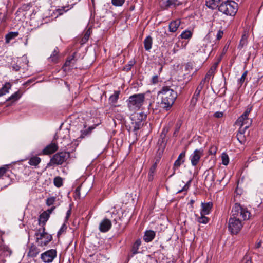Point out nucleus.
Instances as JSON below:
<instances>
[{
  "instance_id": "nucleus-1",
  "label": "nucleus",
  "mask_w": 263,
  "mask_h": 263,
  "mask_svg": "<svg viewBox=\"0 0 263 263\" xmlns=\"http://www.w3.org/2000/svg\"><path fill=\"white\" fill-rule=\"evenodd\" d=\"M161 99V104L166 110L170 108L177 97V93L168 86H163L158 92Z\"/></svg>"
},
{
  "instance_id": "nucleus-2",
  "label": "nucleus",
  "mask_w": 263,
  "mask_h": 263,
  "mask_svg": "<svg viewBox=\"0 0 263 263\" xmlns=\"http://www.w3.org/2000/svg\"><path fill=\"white\" fill-rule=\"evenodd\" d=\"M218 11L228 16H234L238 11V4L233 1H226L218 6Z\"/></svg>"
},
{
  "instance_id": "nucleus-3",
  "label": "nucleus",
  "mask_w": 263,
  "mask_h": 263,
  "mask_svg": "<svg viewBox=\"0 0 263 263\" xmlns=\"http://www.w3.org/2000/svg\"><path fill=\"white\" fill-rule=\"evenodd\" d=\"M145 95L143 93L134 94L130 96L128 100L127 106L131 111H136L139 109L143 104Z\"/></svg>"
},
{
  "instance_id": "nucleus-4",
  "label": "nucleus",
  "mask_w": 263,
  "mask_h": 263,
  "mask_svg": "<svg viewBox=\"0 0 263 263\" xmlns=\"http://www.w3.org/2000/svg\"><path fill=\"white\" fill-rule=\"evenodd\" d=\"M231 216L243 221L249 219L250 213L247 208L242 206L240 204L235 203L232 208Z\"/></svg>"
},
{
  "instance_id": "nucleus-5",
  "label": "nucleus",
  "mask_w": 263,
  "mask_h": 263,
  "mask_svg": "<svg viewBox=\"0 0 263 263\" xmlns=\"http://www.w3.org/2000/svg\"><path fill=\"white\" fill-rule=\"evenodd\" d=\"M36 242L39 246L44 247L47 246L52 239L51 235L45 232V228L40 229L35 234Z\"/></svg>"
},
{
  "instance_id": "nucleus-6",
  "label": "nucleus",
  "mask_w": 263,
  "mask_h": 263,
  "mask_svg": "<svg viewBox=\"0 0 263 263\" xmlns=\"http://www.w3.org/2000/svg\"><path fill=\"white\" fill-rule=\"evenodd\" d=\"M70 154L66 152H59L54 154L47 164V167L62 165L69 158Z\"/></svg>"
},
{
  "instance_id": "nucleus-7",
  "label": "nucleus",
  "mask_w": 263,
  "mask_h": 263,
  "mask_svg": "<svg viewBox=\"0 0 263 263\" xmlns=\"http://www.w3.org/2000/svg\"><path fill=\"white\" fill-rule=\"evenodd\" d=\"M243 221L231 215L228 222V230L232 234H237L242 229Z\"/></svg>"
},
{
  "instance_id": "nucleus-8",
  "label": "nucleus",
  "mask_w": 263,
  "mask_h": 263,
  "mask_svg": "<svg viewBox=\"0 0 263 263\" xmlns=\"http://www.w3.org/2000/svg\"><path fill=\"white\" fill-rule=\"evenodd\" d=\"M56 256V250L54 249H51L42 253L41 254V258L44 262L50 263L52 262Z\"/></svg>"
},
{
  "instance_id": "nucleus-9",
  "label": "nucleus",
  "mask_w": 263,
  "mask_h": 263,
  "mask_svg": "<svg viewBox=\"0 0 263 263\" xmlns=\"http://www.w3.org/2000/svg\"><path fill=\"white\" fill-rule=\"evenodd\" d=\"M203 154V151L202 149H195L194 151L190 157L191 162L193 166H195L198 164Z\"/></svg>"
},
{
  "instance_id": "nucleus-10",
  "label": "nucleus",
  "mask_w": 263,
  "mask_h": 263,
  "mask_svg": "<svg viewBox=\"0 0 263 263\" xmlns=\"http://www.w3.org/2000/svg\"><path fill=\"white\" fill-rule=\"evenodd\" d=\"M74 55L75 53H74L71 57H68L66 60L62 67V69L64 71H69L70 69L74 67L75 64L76 63V59L74 58Z\"/></svg>"
},
{
  "instance_id": "nucleus-11",
  "label": "nucleus",
  "mask_w": 263,
  "mask_h": 263,
  "mask_svg": "<svg viewBox=\"0 0 263 263\" xmlns=\"http://www.w3.org/2000/svg\"><path fill=\"white\" fill-rule=\"evenodd\" d=\"M111 226V221L108 219L104 218L100 223L99 229L100 232L105 233L108 232L110 229Z\"/></svg>"
},
{
  "instance_id": "nucleus-12",
  "label": "nucleus",
  "mask_w": 263,
  "mask_h": 263,
  "mask_svg": "<svg viewBox=\"0 0 263 263\" xmlns=\"http://www.w3.org/2000/svg\"><path fill=\"white\" fill-rule=\"evenodd\" d=\"M252 120L248 117L245 118L243 120L239 121V117L236 122V124L239 126V128H244L247 129L249 126L252 124Z\"/></svg>"
},
{
  "instance_id": "nucleus-13",
  "label": "nucleus",
  "mask_w": 263,
  "mask_h": 263,
  "mask_svg": "<svg viewBox=\"0 0 263 263\" xmlns=\"http://www.w3.org/2000/svg\"><path fill=\"white\" fill-rule=\"evenodd\" d=\"M185 156V151H183L180 154L177 159L174 162V166H173L174 172L170 176V177H172L173 175H174L175 173V170L176 168H178L181 165V164L184 163Z\"/></svg>"
},
{
  "instance_id": "nucleus-14",
  "label": "nucleus",
  "mask_w": 263,
  "mask_h": 263,
  "mask_svg": "<svg viewBox=\"0 0 263 263\" xmlns=\"http://www.w3.org/2000/svg\"><path fill=\"white\" fill-rule=\"evenodd\" d=\"M58 149V146L55 143H51L47 145L42 151L43 155L53 154Z\"/></svg>"
},
{
  "instance_id": "nucleus-15",
  "label": "nucleus",
  "mask_w": 263,
  "mask_h": 263,
  "mask_svg": "<svg viewBox=\"0 0 263 263\" xmlns=\"http://www.w3.org/2000/svg\"><path fill=\"white\" fill-rule=\"evenodd\" d=\"M213 204L212 202L202 203L200 214L208 215L210 214Z\"/></svg>"
},
{
  "instance_id": "nucleus-16",
  "label": "nucleus",
  "mask_w": 263,
  "mask_h": 263,
  "mask_svg": "<svg viewBox=\"0 0 263 263\" xmlns=\"http://www.w3.org/2000/svg\"><path fill=\"white\" fill-rule=\"evenodd\" d=\"M201 91V87L198 86L191 100L190 105L192 108L194 107V106L196 105Z\"/></svg>"
},
{
  "instance_id": "nucleus-17",
  "label": "nucleus",
  "mask_w": 263,
  "mask_h": 263,
  "mask_svg": "<svg viewBox=\"0 0 263 263\" xmlns=\"http://www.w3.org/2000/svg\"><path fill=\"white\" fill-rule=\"evenodd\" d=\"M41 252V250L35 245H32L28 252V256L31 257H36L39 253Z\"/></svg>"
},
{
  "instance_id": "nucleus-18",
  "label": "nucleus",
  "mask_w": 263,
  "mask_h": 263,
  "mask_svg": "<svg viewBox=\"0 0 263 263\" xmlns=\"http://www.w3.org/2000/svg\"><path fill=\"white\" fill-rule=\"evenodd\" d=\"M156 233L152 230H147L145 232L143 239L145 242H149L152 241L155 238Z\"/></svg>"
},
{
  "instance_id": "nucleus-19",
  "label": "nucleus",
  "mask_w": 263,
  "mask_h": 263,
  "mask_svg": "<svg viewBox=\"0 0 263 263\" xmlns=\"http://www.w3.org/2000/svg\"><path fill=\"white\" fill-rule=\"evenodd\" d=\"M206 174L205 182L212 184L215 180V175L213 171H206L204 173Z\"/></svg>"
},
{
  "instance_id": "nucleus-20",
  "label": "nucleus",
  "mask_w": 263,
  "mask_h": 263,
  "mask_svg": "<svg viewBox=\"0 0 263 263\" xmlns=\"http://www.w3.org/2000/svg\"><path fill=\"white\" fill-rule=\"evenodd\" d=\"M222 0H206L205 5L209 8L214 10L219 6V3Z\"/></svg>"
},
{
  "instance_id": "nucleus-21",
  "label": "nucleus",
  "mask_w": 263,
  "mask_h": 263,
  "mask_svg": "<svg viewBox=\"0 0 263 263\" xmlns=\"http://www.w3.org/2000/svg\"><path fill=\"white\" fill-rule=\"evenodd\" d=\"M180 25V21L179 20L172 21L169 24V31L171 32H176Z\"/></svg>"
},
{
  "instance_id": "nucleus-22",
  "label": "nucleus",
  "mask_w": 263,
  "mask_h": 263,
  "mask_svg": "<svg viewBox=\"0 0 263 263\" xmlns=\"http://www.w3.org/2000/svg\"><path fill=\"white\" fill-rule=\"evenodd\" d=\"M58 138L59 137H60L62 138L64 141H67V142L65 144H68V139H69V130L67 129H64L63 130L60 131L58 134H57Z\"/></svg>"
},
{
  "instance_id": "nucleus-23",
  "label": "nucleus",
  "mask_w": 263,
  "mask_h": 263,
  "mask_svg": "<svg viewBox=\"0 0 263 263\" xmlns=\"http://www.w3.org/2000/svg\"><path fill=\"white\" fill-rule=\"evenodd\" d=\"M49 218V215L46 212H43L39 216V223L40 225H42V228L44 227L46 222L47 221Z\"/></svg>"
},
{
  "instance_id": "nucleus-24",
  "label": "nucleus",
  "mask_w": 263,
  "mask_h": 263,
  "mask_svg": "<svg viewBox=\"0 0 263 263\" xmlns=\"http://www.w3.org/2000/svg\"><path fill=\"white\" fill-rule=\"evenodd\" d=\"M141 244V241L140 239H137L135 241V242H134V243L133 244V246H132V250H131V252H132V256H133L134 255L138 253V250H139V247L140 246Z\"/></svg>"
},
{
  "instance_id": "nucleus-25",
  "label": "nucleus",
  "mask_w": 263,
  "mask_h": 263,
  "mask_svg": "<svg viewBox=\"0 0 263 263\" xmlns=\"http://www.w3.org/2000/svg\"><path fill=\"white\" fill-rule=\"evenodd\" d=\"M246 130L247 129H244V128H239L238 132L237 134V139L241 143H242L245 141V134Z\"/></svg>"
},
{
  "instance_id": "nucleus-26",
  "label": "nucleus",
  "mask_w": 263,
  "mask_h": 263,
  "mask_svg": "<svg viewBox=\"0 0 263 263\" xmlns=\"http://www.w3.org/2000/svg\"><path fill=\"white\" fill-rule=\"evenodd\" d=\"M220 61L219 59V61L215 63L210 68L209 70L208 71L207 73L205 75V79H209L210 77L214 74L215 71L217 67L219 62Z\"/></svg>"
},
{
  "instance_id": "nucleus-27",
  "label": "nucleus",
  "mask_w": 263,
  "mask_h": 263,
  "mask_svg": "<svg viewBox=\"0 0 263 263\" xmlns=\"http://www.w3.org/2000/svg\"><path fill=\"white\" fill-rule=\"evenodd\" d=\"M152 38L150 36H147L144 41V46L146 50H149L152 48Z\"/></svg>"
},
{
  "instance_id": "nucleus-28",
  "label": "nucleus",
  "mask_w": 263,
  "mask_h": 263,
  "mask_svg": "<svg viewBox=\"0 0 263 263\" xmlns=\"http://www.w3.org/2000/svg\"><path fill=\"white\" fill-rule=\"evenodd\" d=\"M11 87V85L10 83H6L3 87L0 89V97L8 93Z\"/></svg>"
},
{
  "instance_id": "nucleus-29",
  "label": "nucleus",
  "mask_w": 263,
  "mask_h": 263,
  "mask_svg": "<svg viewBox=\"0 0 263 263\" xmlns=\"http://www.w3.org/2000/svg\"><path fill=\"white\" fill-rule=\"evenodd\" d=\"M41 159L37 156H33L30 158L28 161L29 165L32 166H36L41 162Z\"/></svg>"
},
{
  "instance_id": "nucleus-30",
  "label": "nucleus",
  "mask_w": 263,
  "mask_h": 263,
  "mask_svg": "<svg viewBox=\"0 0 263 263\" xmlns=\"http://www.w3.org/2000/svg\"><path fill=\"white\" fill-rule=\"evenodd\" d=\"M77 1H75L73 4L71 5H67L65 6L62 7L61 8L57 9L60 14H62L63 12H67L68 10L71 9L73 7V6L77 3Z\"/></svg>"
},
{
  "instance_id": "nucleus-31",
  "label": "nucleus",
  "mask_w": 263,
  "mask_h": 263,
  "mask_svg": "<svg viewBox=\"0 0 263 263\" xmlns=\"http://www.w3.org/2000/svg\"><path fill=\"white\" fill-rule=\"evenodd\" d=\"M18 35V32H10L7 34L6 35L5 40L6 43H9L10 41L15 37H16Z\"/></svg>"
},
{
  "instance_id": "nucleus-32",
  "label": "nucleus",
  "mask_w": 263,
  "mask_h": 263,
  "mask_svg": "<svg viewBox=\"0 0 263 263\" xmlns=\"http://www.w3.org/2000/svg\"><path fill=\"white\" fill-rule=\"evenodd\" d=\"M247 39L248 36L246 34L242 35V36H241V39L240 41L239 44L238 46V48L239 49H241L247 45L248 43Z\"/></svg>"
},
{
  "instance_id": "nucleus-33",
  "label": "nucleus",
  "mask_w": 263,
  "mask_h": 263,
  "mask_svg": "<svg viewBox=\"0 0 263 263\" xmlns=\"http://www.w3.org/2000/svg\"><path fill=\"white\" fill-rule=\"evenodd\" d=\"M58 53L59 51H58V48H56L54 49V51L52 52V53L49 58V60L53 63L57 62L59 58Z\"/></svg>"
},
{
  "instance_id": "nucleus-34",
  "label": "nucleus",
  "mask_w": 263,
  "mask_h": 263,
  "mask_svg": "<svg viewBox=\"0 0 263 263\" xmlns=\"http://www.w3.org/2000/svg\"><path fill=\"white\" fill-rule=\"evenodd\" d=\"M180 2L178 0H167L165 3V6L166 7H175L180 5Z\"/></svg>"
},
{
  "instance_id": "nucleus-35",
  "label": "nucleus",
  "mask_w": 263,
  "mask_h": 263,
  "mask_svg": "<svg viewBox=\"0 0 263 263\" xmlns=\"http://www.w3.org/2000/svg\"><path fill=\"white\" fill-rule=\"evenodd\" d=\"M53 183L57 187H60L63 184V179L61 177L57 176L53 179Z\"/></svg>"
},
{
  "instance_id": "nucleus-36",
  "label": "nucleus",
  "mask_w": 263,
  "mask_h": 263,
  "mask_svg": "<svg viewBox=\"0 0 263 263\" xmlns=\"http://www.w3.org/2000/svg\"><path fill=\"white\" fill-rule=\"evenodd\" d=\"M205 215L200 214V216H198L196 215L198 222L200 223L206 224L209 222V219Z\"/></svg>"
},
{
  "instance_id": "nucleus-37",
  "label": "nucleus",
  "mask_w": 263,
  "mask_h": 263,
  "mask_svg": "<svg viewBox=\"0 0 263 263\" xmlns=\"http://www.w3.org/2000/svg\"><path fill=\"white\" fill-rule=\"evenodd\" d=\"M120 95V91H116L114 92V93L112 95L109 97V101L112 103H115L117 102V100L119 99V96Z\"/></svg>"
},
{
  "instance_id": "nucleus-38",
  "label": "nucleus",
  "mask_w": 263,
  "mask_h": 263,
  "mask_svg": "<svg viewBox=\"0 0 263 263\" xmlns=\"http://www.w3.org/2000/svg\"><path fill=\"white\" fill-rule=\"evenodd\" d=\"M192 36V32L188 30H185L183 31L180 35V36L182 39H189Z\"/></svg>"
},
{
  "instance_id": "nucleus-39",
  "label": "nucleus",
  "mask_w": 263,
  "mask_h": 263,
  "mask_svg": "<svg viewBox=\"0 0 263 263\" xmlns=\"http://www.w3.org/2000/svg\"><path fill=\"white\" fill-rule=\"evenodd\" d=\"M156 164H153L150 168L149 171L148 173V180H152L153 179V175L156 171Z\"/></svg>"
},
{
  "instance_id": "nucleus-40",
  "label": "nucleus",
  "mask_w": 263,
  "mask_h": 263,
  "mask_svg": "<svg viewBox=\"0 0 263 263\" xmlns=\"http://www.w3.org/2000/svg\"><path fill=\"white\" fill-rule=\"evenodd\" d=\"M252 109V106H248L245 110V112L240 117H239V121H241V120H243L244 117H248V116L251 111Z\"/></svg>"
},
{
  "instance_id": "nucleus-41",
  "label": "nucleus",
  "mask_w": 263,
  "mask_h": 263,
  "mask_svg": "<svg viewBox=\"0 0 263 263\" xmlns=\"http://www.w3.org/2000/svg\"><path fill=\"white\" fill-rule=\"evenodd\" d=\"M222 163L224 165H227L229 162V158L227 154L222 153L221 156Z\"/></svg>"
},
{
  "instance_id": "nucleus-42",
  "label": "nucleus",
  "mask_w": 263,
  "mask_h": 263,
  "mask_svg": "<svg viewBox=\"0 0 263 263\" xmlns=\"http://www.w3.org/2000/svg\"><path fill=\"white\" fill-rule=\"evenodd\" d=\"M248 71H245L242 74L241 78L238 80V85L239 87H241L242 85V84L244 83L245 80L246 78V77L247 76Z\"/></svg>"
},
{
  "instance_id": "nucleus-43",
  "label": "nucleus",
  "mask_w": 263,
  "mask_h": 263,
  "mask_svg": "<svg viewBox=\"0 0 263 263\" xmlns=\"http://www.w3.org/2000/svg\"><path fill=\"white\" fill-rule=\"evenodd\" d=\"M21 96L18 91L15 92L14 93L11 95V96L7 100V101L9 100H13V101H17L20 98Z\"/></svg>"
},
{
  "instance_id": "nucleus-44",
  "label": "nucleus",
  "mask_w": 263,
  "mask_h": 263,
  "mask_svg": "<svg viewBox=\"0 0 263 263\" xmlns=\"http://www.w3.org/2000/svg\"><path fill=\"white\" fill-rule=\"evenodd\" d=\"M191 182H192V179H190L186 182V183L184 185L183 188L181 190H179L177 193H181V192H183V191H187L189 190V187L190 186Z\"/></svg>"
},
{
  "instance_id": "nucleus-45",
  "label": "nucleus",
  "mask_w": 263,
  "mask_h": 263,
  "mask_svg": "<svg viewBox=\"0 0 263 263\" xmlns=\"http://www.w3.org/2000/svg\"><path fill=\"white\" fill-rule=\"evenodd\" d=\"M125 0H111V3L114 6H122Z\"/></svg>"
},
{
  "instance_id": "nucleus-46",
  "label": "nucleus",
  "mask_w": 263,
  "mask_h": 263,
  "mask_svg": "<svg viewBox=\"0 0 263 263\" xmlns=\"http://www.w3.org/2000/svg\"><path fill=\"white\" fill-rule=\"evenodd\" d=\"M56 197H50L48 198L46 200V204L48 206H51L53 205L55 201Z\"/></svg>"
},
{
  "instance_id": "nucleus-47",
  "label": "nucleus",
  "mask_w": 263,
  "mask_h": 263,
  "mask_svg": "<svg viewBox=\"0 0 263 263\" xmlns=\"http://www.w3.org/2000/svg\"><path fill=\"white\" fill-rule=\"evenodd\" d=\"M90 130L88 129H85L84 130H81L80 136L77 138V140L79 141V139H82L85 137V136L87 135L89 133Z\"/></svg>"
},
{
  "instance_id": "nucleus-48",
  "label": "nucleus",
  "mask_w": 263,
  "mask_h": 263,
  "mask_svg": "<svg viewBox=\"0 0 263 263\" xmlns=\"http://www.w3.org/2000/svg\"><path fill=\"white\" fill-rule=\"evenodd\" d=\"M132 124L133 125V128L134 131H137L139 130L142 126L141 122H135L133 123Z\"/></svg>"
},
{
  "instance_id": "nucleus-49",
  "label": "nucleus",
  "mask_w": 263,
  "mask_h": 263,
  "mask_svg": "<svg viewBox=\"0 0 263 263\" xmlns=\"http://www.w3.org/2000/svg\"><path fill=\"white\" fill-rule=\"evenodd\" d=\"M241 263H252L251 257L249 255H245L242 259Z\"/></svg>"
},
{
  "instance_id": "nucleus-50",
  "label": "nucleus",
  "mask_w": 263,
  "mask_h": 263,
  "mask_svg": "<svg viewBox=\"0 0 263 263\" xmlns=\"http://www.w3.org/2000/svg\"><path fill=\"white\" fill-rule=\"evenodd\" d=\"M67 229V227L65 224H63L62 227H61L60 229L58 232L57 235L58 237H60V236L61 235V234L65 232Z\"/></svg>"
},
{
  "instance_id": "nucleus-51",
  "label": "nucleus",
  "mask_w": 263,
  "mask_h": 263,
  "mask_svg": "<svg viewBox=\"0 0 263 263\" xmlns=\"http://www.w3.org/2000/svg\"><path fill=\"white\" fill-rule=\"evenodd\" d=\"M7 167H0V178L3 176L5 174L7 173Z\"/></svg>"
},
{
  "instance_id": "nucleus-52",
  "label": "nucleus",
  "mask_w": 263,
  "mask_h": 263,
  "mask_svg": "<svg viewBox=\"0 0 263 263\" xmlns=\"http://www.w3.org/2000/svg\"><path fill=\"white\" fill-rule=\"evenodd\" d=\"M217 149V148L216 146H212L209 149V153L210 154L215 155L216 153Z\"/></svg>"
},
{
  "instance_id": "nucleus-53",
  "label": "nucleus",
  "mask_w": 263,
  "mask_h": 263,
  "mask_svg": "<svg viewBox=\"0 0 263 263\" xmlns=\"http://www.w3.org/2000/svg\"><path fill=\"white\" fill-rule=\"evenodd\" d=\"M223 35V31L219 30L217 33V35H216L217 39L218 40H220L222 37Z\"/></svg>"
},
{
  "instance_id": "nucleus-54",
  "label": "nucleus",
  "mask_w": 263,
  "mask_h": 263,
  "mask_svg": "<svg viewBox=\"0 0 263 263\" xmlns=\"http://www.w3.org/2000/svg\"><path fill=\"white\" fill-rule=\"evenodd\" d=\"M223 114L222 112L217 111L214 114V116L216 118H219L223 116Z\"/></svg>"
},
{
  "instance_id": "nucleus-55",
  "label": "nucleus",
  "mask_w": 263,
  "mask_h": 263,
  "mask_svg": "<svg viewBox=\"0 0 263 263\" xmlns=\"http://www.w3.org/2000/svg\"><path fill=\"white\" fill-rule=\"evenodd\" d=\"M158 82V78L157 76H154L153 77L152 79V82L153 84H156Z\"/></svg>"
},
{
  "instance_id": "nucleus-56",
  "label": "nucleus",
  "mask_w": 263,
  "mask_h": 263,
  "mask_svg": "<svg viewBox=\"0 0 263 263\" xmlns=\"http://www.w3.org/2000/svg\"><path fill=\"white\" fill-rule=\"evenodd\" d=\"M54 209H55L54 207H52L51 209H48L47 211H45L44 212H46L47 214H48V215H49V216H50V214L52 212V211L54 210Z\"/></svg>"
},
{
  "instance_id": "nucleus-57",
  "label": "nucleus",
  "mask_w": 263,
  "mask_h": 263,
  "mask_svg": "<svg viewBox=\"0 0 263 263\" xmlns=\"http://www.w3.org/2000/svg\"><path fill=\"white\" fill-rule=\"evenodd\" d=\"M205 80L206 79H203L202 80L201 82L200 83L199 85H198V86H200L201 87V90H202V89H203V86H204V83H205Z\"/></svg>"
},
{
  "instance_id": "nucleus-58",
  "label": "nucleus",
  "mask_w": 263,
  "mask_h": 263,
  "mask_svg": "<svg viewBox=\"0 0 263 263\" xmlns=\"http://www.w3.org/2000/svg\"><path fill=\"white\" fill-rule=\"evenodd\" d=\"M13 69L16 71H18L20 69L21 67L17 65H14L12 67Z\"/></svg>"
},
{
  "instance_id": "nucleus-59",
  "label": "nucleus",
  "mask_w": 263,
  "mask_h": 263,
  "mask_svg": "<svg viewBox=\"0 0 263 263\" xmlns=\"http://www.w3.org/2000/svg\"><path fill=\"white\" fill-rule=\"evenodd\" d=\"M70 214H71V210L69 209L67 211V213H66V216L65 217L66 220H67L69 218Z\"/></svg>"
},
{
  "instance_id": "nucleus-60",
  "label": "nucleus",
  "mask_w": 263,
  "mask_h": 263,
  "mask_svg": "<svg viewBox=\"0 0 263 263\" xmlns=\"http://www.w3.org/2000/svg\"><path fill=\"white\" fill-rule=\"evenodd\" d=\"M89 34H88V33H86V34L84 35V38L83 39L85 40H87L89 38Z\"/></svg>"
},
{
  "instance_id": "nucleus-61",
  "label": "nucleus",
  "mask_w": 263,
  "mask_h": 263,
  "mask_svg": "<svg viewBox=\"0 0 263 263\" xmlns=\"http://www.w3.org/2000/svg\"><path fill=\"white\" fill-rule=\"evenodd\" d=\"M133 65H134V62H132V61H130V62H129V65L130 66H132Z\"/></svg>"
},
{
  "instance_id": "nucleus-62",
  "label": "nucleus",
  "mask_w": 263,
  "mask_h": 263,
  "mask_svg": "<svg viewBox=\"0 0 263 263\" xmlns=\"http://www.w3.org/2000/svg\"><path fill=\"white\" fill-rule=\"evenodd\" d=\"M260 245H261L260 242H258V243L256 245V248H259V247H260Z\"/></svg>"
},
{
  "instance_id": "nucleus-63",
  "label": "nucleus",
  "mask_w": 263,
  "mask_h": 263,
  "mask_svg": "<svg viewBox=\"0 0 263 263\" xmlns=\"http://www.w3.org/2000/svg\"><path fill=\"white\" fill-rule=\"evenodd\" d=\"M130 68H131V66H130L129 65L128 66H127V70H129V69H130Z\"/></svg>"
},
{
  "instance_id": "nucleus-64",
  "label": "nucleus",
  "mask_w": 263,
  "mask_h": 263,
  "mask_svg": "<svg viewBox=\"0 0 263 263\" xmlns=\"http://www.w3.org/2000/svg\"><path fill=\"white\" fill-rule=\"evenodd\" d=\"M167 263H173V262H171V261H169V262H167Z\"/></svg>"
}]
</instances>
